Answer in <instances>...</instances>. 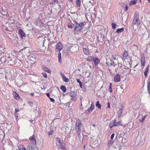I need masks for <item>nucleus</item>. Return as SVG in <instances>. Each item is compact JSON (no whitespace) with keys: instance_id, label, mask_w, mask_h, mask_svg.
<instances>
[{"instance_id":"14","label":"nucleus","mask_w":150,"mask_h":150,"mask_svg":"<svg viewBox=\"0 0 150 150\" xmlns=\"http://www.w3.org/2000/svg\"><path fill=\"white\" fill-rule=\"evenodd\" d=\"M112 61L110 59H106V64H107V65L108 66H111L112 65Z\"/></svg>"},{"instance_id":"43","label":"nucleus","mask_w":150,"mask_h":150,"mask_svg":"<svg viewBox=\"0 0 150 150\" xmlns=\"http://www.w3.org/2000/svg\"><path fill=\"white\" fill-rule=\"evenodd\" d=\"M115 134L114 133H113L110 136V139L111 140H112L113 139L114 137L115 136Z\"/></svg>"},{"instance_id":"13","label":"nucleus","mask_w":150,"mask_h":150,"mask_svg":"<svg viewBox=\"0 0 150 150\" xmlns=\"http://www.w3.org/2000/svg\"><path fill=\"white\" fill-rule=\"evenodd\" d=\"M149 65L148 64L147 66L146 67L145 69V70L144 72V74L145 76V77H147L148 76V73L149 71Z\"/></svg>"},{"instance_id":"32","label":"nucleus","mask_w":150,"mask_h":150,"mask_svg":"<svg viewBox=\"0 0 150 150\" xmlns=\"http://www.w3.org/2000/svg\"><path fill=\"white\" fill-rule=\"evenodd\" d=\"M93 58L92 57L88 56L87 58V60L89 62H93Z\"/></svg>"},{"instance_id":"2","label":"nucleus","mask_w":150,"mask_h":150,"mask_svg":"<svg viewBox=\"0 0 150 150\" xmlns=\"http://www.w3.org/2000/svg\"><path fill=\"white\" fill-rule=\"evenodd\" d=\"M82 124L80 120L77 121L76 123V133L79 134L81 133V129L82 127Z\"/></svg>"},{"instance_id":"8","label":"nucleus","mask_w":150,"mask_h":150,"mask_svg":"<svg viewBox=\"0 0 150 150\" xmlns=\"http://www.w3.org/2000/svg\"><path fill=\"white\" fill-rule=\"evenodd\" d=\"M93 62H94V64L96 66L98 65V64L100 62V60L99 58L95 57L93 58Z\"/></svg>"},{"instance_id":"63","label":"nucleus","mask_w":150,"mask_h":150,"mask_svg":"<svg viewBox=\"0 0 150 150\" xmlns=\"http://www.w3.org/2000/svg\"><path fill=\"white\" fill-rule=\"evenodd\" d=\"M113 141H110V143L112 144L113 143Z\"/></svg>"},{"instance_id":"57","label":"nucleus","mask_w":150,"mask_h":150,"mask_svg":"<svg viewBox=\"0 0 150 150\" xmlns=\"http://www.w3.org/2000/svg\"><path fill=\"white\" fill-rule=\"evenodd\" d=\"M58 57H61V52H59L58 54Z\"/></svg>"},{"instance_id":"38","label":"nucleus","mask_w":150,"mask_h":150,"mask_svg":"<svg viewBox=\"0 0 150 150\" xmlns=\"http://www.w3.org/2000/svg\"><path fill=\"white\" fill-rule=\"evenodd\" d=\"M122 109H120L119 110L118 112V115L120 116L122 114Z\"/></svg>"},{"instance_id":"22","label":"nucleus","mask_w":150,"mask_h":150,"mask_svg":"<svg viewBox=\"0 0 150 150\" xmlns=\"http://www.w3.org/2000/svg\"><path fill=\"white\" fill-rule=\"evenodd\" d=\"M13 95L14 96V98L16 99H18L19 98V95L16 92H13Z\"/></svg>"},{"instance_id":"51","label":"nucleus","mask_w":150,"mask_h":150,"mask_svg":"<svg viewBox=\"0 0 150 150\" xmlns=\"http://www.w3.org/2000/svg\"><path fill=\"white\" fill-rule=\"evenodd\" d=\"M46 95H47V96L49 97V98H50V94L49 93H46Z\"/></svg>"},{"instance_id":"25","label":"nucleus","mask_w":150,"mask_h":150,"mask_svg":"<svg viewBox=\"0 0 150 150\" xmlns=\"http://www.w3.org/2000/svg\"><path fill=\"white\" fill-rule=\"evenodd\" d=\"M124 30V28H118L116 29V32L118 33H120L123 32Z\"/></svg>"},{"instance_id":"55","label":"nucleus","mask_w":150,"mask_h":150,"mask_svg":"<svg viewBox=\"0 0 150 150\" xmlns=\"http://www.w3.org/2000/svg\"><path fill=\"white\" fill-rule=\"evenodd\" d=\"M20 150H27L24 147L21 148L19 149Z\"/></svg>"},{"instance_id":"20","label":"nucleus","mask_w":150,"mask_h":150,"mask_svg":"<svg viewBox=\"0 0 150 150\" xmlns=\"http://www.w3.org/2000/svg\"><path fill=\"white\" fill-rule=\"evenodd\" d=\"M77 82L79 83V86L81 88H83V85L82 82L80 81V79H76Z\"/></svg>"},{"instance_id":"4","label":"nucleus","mask_w":150,"mask_h":150,"mask_svg":"<svg viewBox=\"0 0 150 150\" xmlns=\"http://www.w3.org/2000/svg\"><path fill=\"white\" fill-rule=\"evenodd\" d=\"M62 45L59 42V43H58L56 47V50L58 52H59L62 49Z\"/></svg>"},{"instance_id":"30","label":"nucleus","mask_w":150,"mask_h":150,"mask_svg":"<svg viewBox=\"0 0 150 150\" xmlns=\"http://www.w3.org/2000/svg\"><path fill=\"white\" fill-rule=\"evenodd\" d=\"M81 0H76V5L78 7H80L81 6Z\"/></svg>"},{"instance_id":"47","label":"nucleus","mask_w":150,"mask_h":150,"mask_svg":"<svg viewBox=\"0 0 150 150\" xmlns=\"http://www.w3.org/2000/svg\"><path fill=\"white\" fill-rule=\"evenodd\" d=\"M128 6H127V5H126L125 6V11H127L128 9Z\"/></svg>"},{"instance_id":"52","label":"nucleus","mask_w":150,"mask_h":150,"mask_svg":"<svg viewBox=\"0 0 150 150\" xmlns=\"http://www.w3.org/2000/svg\"><path fill=\"white\" fill-rule=\"evenodd\" d=\"M15 112H18L19 111V110L18 108H15Z\"/></svg>"},{"instance_id":"17","label":"nucleus","mask_w":150,"mask_h":150,"mask_svg":"<svg viewBox=\"0 0 150 150\" xmlns=\"http://www.w3.org/2000/svg\"><path fill=\"white\" fill-rule=\"evenodd\" d=\"M6 58L5 55L4 56L1 58L0 61L2 63H4L6 62Z\"/></svg>"},{"instance_id":"33","label":"nucleus","mask_w":150,"mask_h":150,"mask_svg":"<svg viewBox=\"0 0 150 150\" xmlns=\"http://www.w3.org/2000/svg\"><path fill=\"white\" fill-rule=\"evenodd\" d=\"M122 123V121H118V122H117L116 120H115V126H117L118 125H122L121 124Z\"/></svg>"},{"instance_id":"39","label":"nucleus","mask_w":150,"mask_h":150,"mask_svg":"<svg viewBox=\"0 0 150 150\" xmlns=\"http://www.w3.org/2000/svg\"><path fill=\"white\" fill-rule=\"evenodd\" d=\"M112 28L113 29H115L116 28V24L115 23H112Z\"/></svg>"},{"instance_id":"54","label":"nucleus","mask_w":150,"mask_h":150,"mask_svg":"<svg viewBox=\"0 0 150 150\" xmlns=\"http://www.w3.org/2000/svg\"><path fill=\"white\" fill-rule=\"evenodd\" d=\"M108 108H110V104L109 102H108Z\"/></svg>"},{"instance_id":"12","label":"nucleus","mask_w":150,"mask_h":150,"mask_svg":"<svg viewBox=\"0 0 150 150\" xmlns=\"http://www.w3.org/2000/svg\"><path fill=\"white\" fill-rule=\"evenodd\" d=\"M141 62L142 64V66L143 67H144L145 65V59L144 56L141 58Z\"/></svg>"},{"instance_id":"7","label":"nucleus","mask_w":150,"mask_h":150,"mask_svg":"<svg viewBox=\"0 0 150 150\" xmlns=\"http://www.w3.org/2000/svg\"><path fill=\"white\" fill-rule=\"evenodd\" d=\"M120 76L118 74H116L115 75L114 77V81L115 82L120 81Z\"/></svg>"},{"instance_id":"53","label":"nucleus","mask_w":150,"mask_h":150,"mask_svg":"<svg viewBox=\"0 0 150 150\" xmlns=\"http://www.w3.org/2000/svg\"><path fill=\"white\" fill-rule=\"evenodd\" d=\"M61 76L62 77V79L65 76V75H64V74H62V73H61Z\"/></svg>"},{"instance_id":"50","label":"nucleus","mask_w":150,"mask_h":150,"mask_svg":"<svg viewBox=\"0 0 150 150\" xmlns=\"http://www.w3.org/2000/svg\"><path fill=\"white\" fill-rule=\"evenodd\" d=\"M15 116L17 119L18 117V113L17 112H15L14 113Z\"/></svg>"},{"instance_id":"37","label":"nucleus","mask_w":150,"mask_h":150,"mask_svg":"<svg viewBox=\"0 0 150 150\" xmlns=\"http://www.w3.org/2000/svg\"><path fill=\"white\" fill-rule=\"evenodd\" d=\"M52 4H55L57 3H59V4H60V3L57 0H53L52 2Z\"/></svg>"},{"instance_id":"49","label":"nucleus","mask_w":150,"mask_h":150,"mask_svg":"<svg viewBox=\"0 0 150 150\" xmlns=\"http://www.w3.org/2000/svg\"><path fill=\"white\" fill-rule=\"evenodd\" d=\"M68 26L69 28H73L72 25H71V24H68Z\"/></svg>"},{"instance_id":"46","label":"nucleus","mask_w":150,"mask_h":150,"mask_svg":"<svg viewBox=\"0 0 150 150\" xmlns=\"http://www.w3.org/2000/svg\"><path fill=\"white\" fill-rule=\"evenodd\" d=\"M29 104L31 107H33V103L32 102H29Z\"/></svg>"},{"instance_id":"59","label":"nucleus","mask_w":150,"mask_h":150,"mask_svg":"<svg viewBox=\"0 0 150 150\" xmlns=\"http://www.w3.org/2000/svg\"><path fill=\"white\" fill-rule=\"evenodd\" d=\"M91 106H92V107H93L94 108V104L92 102H91Z\"/></svg>"},{"instance_id":"10","label":"nucleus","mask_w":150,"mask_h":150,"mask_svg":"<svg viewBox=\"0 0 150 150\" xmlns=\"http://www.w3.org/2000/svg\"><path fill=\"white\" fill-rule=\"evenodd\" d=\"M60 145V146L62 150H67L66 147L65 146V143L62 140V142H61V143L58 144Z\"/></svg>"},{"instance_id":"15","label":"nucleus","mask_w":150,"mask_h":150,"mask_svg":"<svg viewBox=\"0 0 150 150\" xmlns=\"http://www.w3.org/2000/svg\"><path fill=\"white\" fill-rule=\"evenodd\" d=\"M69 95L72 98L71 99V100L73 101L74 100V97L75 96H74V92L73 91H71L69 93Z\"/></svg>"},{"instance_id":"24","label":"nucleus","mask_w":150,"mask_h":150,"mask_svg":"<svg viewBox=\"0 0 150 150\" xmlns=\"http://www.w3.org/2000/svg\"><path fill=\"white\" fill-rule=\"evenodd\" d=\"M60 89L64 92H65L67 90L66 87L63 85H62L61 86Z\"/></svg>"},{"instance_id":"36","label":"nucleus","mask_w":150,"mask_h":150,"mask_svg":"<svg viewBox=\"0 0 150 150\" xmlns=\"http://www.w3.org/2000/svg\"><path fill=\"white\" fill-rule=\"evenodd\" d=\"M147 87L148 92L150 94V83H148Z\"/></svg>"},{"instance_id":"62","label":"nucleus","mask_w":150,"mask_h":150,"mask_svg":"<svg viewBox=\"0 0 150 150\" xmlns=\"http://www.w3.org/2000/svg\"><path fill=\"white\" fill-rule=\"evenodd\" d=\"M30 94H31V96H34V94L33 93H31Z\"/></svg>"},{"instance_id":"29","label":"nucleus","mask_w":150,"mask_h":150,"mask_svg":"<svg viewBox=\"0 0 150 150\" xmlns=\"http://www.w3.org/2000/svg\"><path fill=\"white\" fill-rule=\"evenodd\" d=\"M137 0H133L131 1L129 3V5H134L137 3Z\"/></svg>"},{"instance_id":"42","label":"nucleus","mask_w":150,"mask_h":150,"mask_svg":"<svg viewBox=\"0 0 150 150\" xmlns=\"http://www.w3.org/2000/svg\"><path fill=\"white\" fill-rule=\"evenodd\" d=\"M56 142H58L59 143V144L61 143V142H62L59 139V138H56Z\"/></svg>"},{"instance_id":"11","label":"nucleus","mask_w":150,"mask_h":150,"mask_svg":"<svg viewBox=\"0 0 150 150\" xmlns=\"http://www.w3.org/2000/svg\"><path fill=\"white\" fill-rule=\"evenodd\" d=\"M128 56V52L127 51L125 50V52L123 54L122 57V59L124 60L125 59H127V57Z\"/></svg>"},{"instance_id":"64","label":"nucleus","mask_w":150,"mask_h":150,"mask_svg":"<svg viewBox=\"0 0 150 150\" xmlns=\"http://www.w3.org/2000/svg\"><path fill=\"white\" fill-rule=\"evenodd\" d=\"M60 4H59V3H58V5L61 8V6L60 5Z\"/></svg>"},{"instance_id":"44","label":"nucleus","mask_w":150,"mask_h":150,"mask_svg":"<svg viewBox=\"0 0 150 150\" xmlns=\"http://www.w3.org/2000/svg\"><path fill=\"white\" fill-rule=\"evenodd\" d=\"M42 75L45 78L47 77V75L46 73H42Z\"/></svg>"},{"instance_id":"56","label":"nucleus","mask_w":150,"mask_h":150,"mask_svg":"<svg viewBox=\"0 0 150 150\" xmlns=\"http://www.w3.org/2000/svg\"><path fill=\"white\" fill-rule=\"evenodd\" d=\"M61 57H58V60L59 62H61Z\"/></svg>"},{"instance_id":"58","label":"nucleus","mask_w":150,"mask_h":150,"mask_svg":"<svg viewBox=\"0 0 150 150\" xmlns=\"http://www.w3.org/2000/svg\"><path fill=\"white\" fill-rule=\"evenodd\" d=\"M83 87H84V88H83V91H84V92H86V88L84 87V86H83Z\"/></svg>"},{"instance_id":"60","label":"nucleus","mask_w":150,"mask_h":150,"mask_svg":"<svg viewBox=\"0 0 150 150\" xmlns=\"http://www.w3.org/2000/svg\"><path fill=\"white\" fill-rule=\"evenodd\" d=\"M112 64H113V66L114 67H115L116 65H117L116 64H115V62H112Z\"/></svg>"},{"instance_id":"40","label":"nucleus","mask_w":150,"mask_h":150,"mask_svg":"<svg viewBox=\"0 0 150 150\" xmlns=\"http://www.w3.org/2000/svg\"><path fill=\"white\" fill-rule=\"evenodd\" d=\"M145 116H144V117H143L141 119H139V120H140V122H142L145 120Z\"/></svg>"},{"instance_id":"21","label":"nucleus","mask_w":150,"mask_h":150,"mask_svg":"<svg viewBox=\"0 0 150 150\" xmlns=\"http://www.w3.org/2000/svg\"><path fill=\"white\" fill-rule=\"evenodd\" d=\"M36 58V56L35 55H32L30 56V60L33 61H35V59Z\"/></svg>"},{"instance_id":"41","label":"nucleus","mask_w":150,"mask_h":150,"mask_svg":"<svg viewBox=\"0 0 150 150\" xmlns=\"http://www.w3.org/2000/svg\"><path fill=\"white\" fill-rule=\"evenodd\" d=\"M54 132V131L52 130L50 131V132H47V134H48L49 136L52 134L53 132Z\"/></svg>"},{"instance_id":"23","label":"nucleus","mask_w":150,"mask_h":150,"mask_svg":"<svg viewBox=\"0 0 150 150\" xmlns=\"http://www.w3.org/2000/svg\"><path fill=\"white\" fill-rule=\"evenodd\" d=\"M96 107L97 108L99 109H101V105L100 103V102L99 101H98L96 102Z\"/></svg>"},{"instance_id":"1","label":"nucleus","mask_w":150,"mask_h":150,"mask_svg":"<svg viewBox=\"0 0 150 150\" xmlns=\"http://www.w3.org/2000/svg\"><path fill=\"white\" fill-rule=\"evenodd\" d=\"M78 18L76 20V31H81L85 24V22H81Z\"/></svg>"},{"instance_id":"16","label":"nucleus","mask_w":150,"mask_h":150,"mask_svg":"<svg viewBox=\"0 0 150 150\" xmlns=\"http://www.w3.org/2000/svg\"><path fill=\"white\" fill-rule=\"evenodd\" d=\"M115 120H114L112 121H111V122L109 124V127L110 128H112L113 126H115Z\"/></svg>"},{"instance_id":"19","label":"nucleus","mask_w":150,"mask_h":150,"mask_svg":"<svg viewBox=\"0 0 150 150\" xmlns=\"http://www.w3.org/2000/svg\"><path fill=\"white\" fill-rule=\"evenodd\" d=\"M35 146L31 145V144H29L28 148V150H33Z\"/></svg>"},{"instance_id":"61","label":"nucleus","mask_w":150,"mask_h":150,"mask_svg":"<svg viewBox=\"0 0 150 150\" xmlns=\"http://www.w3.org/2000/svg\"><path fill=\"white\" fill-rule=\"evenodd\" d=\"M78 49V50L79 49V47L78 45H76V48Z\"/></svg>"},{"instance_id":"5","label":"nucleus","mask_w":150,"mask_h":150,"mask_svg":"<svg viewBox=\"0 0 150 150\" xmlns=\"http://www.w3.org/2000/svg\"><path fill=\"white\" fill-rule=\"evenodd\" d=\"M132 24V25H133L137 24V26L139 27L140 26L139 25L140 24V22L139 19L133 18Z\"/></svg>"},{"instance_id":"27","label":"nucleus","mask_w":150,"mask_h":150,"mask_svg":"<svg viewBox=\"0 0 150 150\" xmlns=\"http://www.w3.org/2000/svg\"><path fill=\"white\" fill-rule=\"evenodd\" d=\"M139 13L137 12H135L134 14V18L139 19Z\"/></svg>"},{"instance_id":"45","label":"nucleus","mask_w":150,"mask_h":150,"mask_svg":"<svg viewBox=\"0 0 150 150\" xmlns=\"http://www.w3.org/2000/svg\"><path fill=\"white\" fill-rule=\"evenodd\" d=\"M87 73L89 74L88 75V76H87V77H90V74H91V73L90 72V71L89 70H88L86 71V74H87Z\"/></svg>"},{"instance_id":"9","label":"nucleus","mask_w":150,"mask_h":150,"mask_svg":"<svg viewBox=\"0 0 150 150\" xmlns=\"http://www.w3.org/2000/svg\"><path fill=\"white\" fill-rule=\"evenodd\" d=\"M115 139L117 140L118 142H122L123 138L122 136H120V135H117Z\"/></svg>"},{"instance_id":"35","label":"nucleus","mask_w":150,"mask_h":150,"mask_svg":"<svg viewBox=\"0 0 150 150\" xmlns=\"http://www.w3.org/2000/svg\"><path fill=\"white\" fill-rule=\"evenodd\" d=\"M63 80L66 82H68L69 81V79L65 76L62 79Z\"/></svg>"},{"instance_id":"18","label":"nucleus","mask_w":150,"mask_h":150,"mask_svg":"<svg viewBox=\"0 0 150 150\" xmlns=\"http://www.w3.org/2000/svg\"><path fill=\"white\" fill-rule=\"evenodd\" d=\"M42 68L43 70L45 71H46L49 73L51 72V71L50 69H48L47 67H45V66H42Z\"/></svg>"},{"instance_id":"48","label":"nucleus","mask_w":150,"mask_h":150,"mask_svg":"<svg viewBox=\"0 0 150 150\" xmlns=\"http://www.w3.org/2000/svg\"><path fill=\"white\" fill-rule=\"evenodd\" d=\"M49 99H50V100H51V101L52 102H54L55 101L52 98H50Z\"/></svg>"},{"instance_id":"6","label":"nucleus","mask_w":150,"mask_h":150,"mask_svg":"<svg viewBox=\"0 0 150 150\" xmlns=\"http://www.w3.org/2000/svg\"><path fill=\"white\" fill-rule=\"evenodd\" d=\"M18 33L21 39H23V37H25V34L22 29H20L18 30Z\"/></svg>"},{"instance_id":"26","label":"nucleus","mask_w":150,"mask_h":150,"mask_svg":"<svg viewBox=\"0 0 150 150\" xmlns=\"http://www.w3.org/2000/svg\"><path fill=\"white\" fill-rule=\"evenodd\" d=\"M83 50L84 54L86 55H88L89 54V52L88 50L85 48H83Z\"/></svg>"},{"instance_id":"3","label":"nucleus","mask_w":150,"mask_h":150,"mask_svg":"<svg viewBox=\"0 0 150 150\" xmlns=\"http://www.w3.org/2000/svg\"><path fill=\"white\" fill-rule=\"evenodd\" d=\"M30 140L31 141V142L30 144H31V145L35 146L36 144V141L34 134L30 137Z\"/></svg>"},{"instance_id":"28","label":"nucleus","mask_w":150,"mask_h":150,"mask_svg":"<svg viewBox=\"0 0 150 150\" xmlns=\"http://www.w3.org/2000/svg\"><path fill=\"white\" fill-rule=\"evenodd\" d=\"M112 83H110V85L109 86V88L108 89V91L110 92V93H112Z\"/></svg>"},{"instance_id":"34","label":"nucleus","mask_w":150,"mask_h":150,"mask_svg":"<svg viewBox=\"0 0 150 150\" xmlns=\"http://www.w3.org/2000/svg\"><path fill=\"white\" fill-rule=\"evenodd\" d=\"M5 56L6 57V61H8V62H9V61L11 60V59H10V57L8 54H7V55H5Z\"/></svg>"},{"instance_id":"31","label":"nucleus","mask_w":150,"mask_h":150,"mask_svg":"<svg viewBox=\"0 0 150 150\" xmlns=\"http://www.w3.org/2000/svg\"><path fill=\"white\" fill-rule=\"evenodd\" d=\"M94 108V107L91 106L89 108H88L87 111L90 113H91Z\"/></svg>"}]
</instances>
